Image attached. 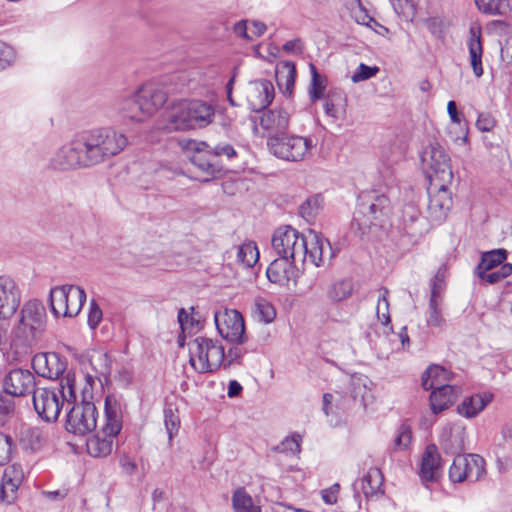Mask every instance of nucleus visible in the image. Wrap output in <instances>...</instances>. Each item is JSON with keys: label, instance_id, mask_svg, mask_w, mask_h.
Returning <instances> with one entry per match:
<instances>
[{"label": "nucleus", "instance_id": "1", "mask_svg": "<svg viewBox=\"0 0 512 512\" xmlns=\"http://www.w3.org/2000/svg\"><path fill=\"white\" fill-rule=\"evenodd\" d=\"M168 91L149 83L137 91L120 97L114 104L118 118L124 123H140L153 115L167 101Z\"/></svg>", "mask_w": 512, "mask_h": 512}, {"label": "nucleus", "instance_id": "2", "mask_svg": "<svg viewBox=\"0 0 512 512\" xmlns=\"http://www.w3.org/2000/svg\"><path fill=\"white\" fill-rule=\"evenodd\" d=\"M32 401L39 417L47 422L56 421L64 404L69 406L76 401L74 372L68 371L59 387H38L34 390Z\"/></svg>", "mask_w": 512, "mask_h": 512}, {"label": "nucleus", "instance_id": "3", "mask_svg": "<svg viewBox=\"0 0 512 512\" xmlns=\"http://www.w3.org/2000/svg\"><path fill=\"white\" fill-rule=\"evenodd\" d=\"M80 138L90 167L118 155L128 144L125 134L110 127L83 132Z\"/></svg>", "mask_w": 512, "mask_h": 512}, {"label": "nucleus", "instance_id": "4", "mask_svg": "<svg viewBox=\"0 0 512 512\" xmlns=\"http://www.w3.org/2000/svg\"><path fill=\"white\" fill-rule=\"evenodd\" d=\"M122 429L121 407L115 397L105 399V423L100 431L86 442L87 452L93 457H106L111 454L114 442Z\"/></svg>", "mask_w": 512, "mask_h": 512}, {"label": "nucleus", "instance_id": "5", "mask_svg": "<svg viewBox=\"0 0 512 512\" xmlns=\"http://www.w3.org/2000/svg\"><path fill=\"white\" fill-rule=\"evenodd\" d=\"M390 202L385 195H377L371 201L360 199L351 226L361 236H370L389 221Z\"/></svg>", "mask_w": 512, "mask_h": 512}, {"label": "nucleus", "instance_id": "6", "mask_svg": "<svg viewBox=\"0 0 512 512\" xmlns=\"http://www.w3.org/2000/svg\"><path fill=\"white\" fill-rule=\"evenodd\" d=\"M46 310L36 299L24 303L20 310V319L14 330V338L21 345H33L45 330Z\"/></svg>", "mask_w": 512, "mask_h": 512}, {"label": "nucleus", "instance_id": "7", "mask_svg": "<svg viewBox=\"0 0 512 512\" xmlns=\"http://www.w3.org/2000/svg\"><path fill=\"white\" fill-rule=\"evenodd\" d=\"M189 363L199 373L217 371L225 360L224 347L217 341L197 337L188 343Z\"/></svg>", "mask_w": 512, "mask_h": 512}, {"label": "nucleus", "instance_id": "8", "mask_svg": "<svg viewBox=\"0 0 512 512\" xmlns=\"http://www.w3.org/2000/svg\"><path fill=\"white\" fill-rule=\"evenodd\" d=\"M271 242L273 250L279 257L291 262L305 263L307 259L305 235L292 226L277 228Z\"/></svg>", "mask_w": 512, "mask_h": 512}, {"label": "nucleus", "instance_id": "9", "mask_svg": "<svg viewBox=\"0 0 512 512\" xmlns=\"http://www.w3.org/2000/svg\"><path fill=\"white\" fill-rule=\"evenodd\" d=\"M267 146L271 154L288 162L305 160L314 147L311 138L298 135H274L268 137Z\"/></svg>", "mask_w": 512, "mask_h": 512}, {"label": "nucleus", "instance_id": "10", "mask_svg": "<svg viewBox=\"0 0 512 512\" xmlns=\"http://www.w3.org/2000/svg\"><path fill=\"white\" fill-rule=\"evenodd\" d=\"M85 301L86 293L80 286L62 285L50 290V308L56 317H74L78 315Z\"/></svg>", "mask_w": 512, "mask_h": 512}, {"label": "nucleus", "instance_id": "11", "mask_svg": "<svg viewBox=\"0 0 512 512\" xmlns=\"http://www.w3.org/2000/svg\"><path fill=\"white\" fill-rule=\"evenodd\" d=\"M49 166L55 171H70L90 167L80 135L61 146L51 157Z\"/></svg>", "mask_w": 512, "mask_h": 512}, {"label": "nucleus", "instance_id": "12", "mask_svg": "<svg viewBox=\"0 0 512 512\" xmlns=\"http://www.w3.org/2000/svg\"><path fill=\"white\" fill-rule=\"evenodd\" d=\"M428 178L439 182L450 183L453 178L450 157L439 143H431L421 156Z\"/></svg>", "mask_w": 512, "mask_h": 512}, {"label": "nucleus", "instance_id": "13", "mask_svg": "<svg viewBox=\"0 0 512 512\" xmlns=\"http://www.w3.org/2000/svg\"><path fill=\"white\" fill-rule=\"evenodd\" d=\"M485 460L478 454L454 456L449 469V478L454 483L476 482L485 474Z\"/></svg>", "mask_w": 512, "mask_h": 512}, {"label": "nucleus", "instance_id": "14", "mask_svg": "<svg viewBox=\"0 0 512 512\" xmlns=\"http://www.w3.org/2000/svg\"><path fill=\"white\" fill-rule=\"evenodd\" d=\"M97 409L92 402L74 403L66 417V430L84 436L96 429Z\"/></svg>", "mask_w": 512, "mask_h": 512}, {"label": "nucleus", "instance_id": "15", "mask_svg": "<svg viewBox=\"0 0 512 512\" xmlns=\"http://www.w3.org/2000/svg\"><path fill=\"white\" fill-rule=\"evenodd\" d=\"M214 321L222 338L233 343L240 344L244 342L245 325L240 312L234 309L216 312Z\"/></svg>", "mask_w": 512, "mask_h": 512}, {"label": "nucleus", "instance_id": "16", "mask_svg": "<svg viewBox=\"0 0 512 512\" xmlns=\"http://www.w3.org/2000/svg\"><path fill=\"white\" fill-rule=\"evenodd\" d=\"M208 148H210L208 143L196 140H189L186 145L187 152H192L191 163L204 175L202 180L205 182L221 172L220 165L214 160Z\"/></svg>", "mask_w": 512, "mask_h": 512}, {"label": "nucleus", "instance_id": "17", "mask_svg": "<svg viewBox=\"0 0 512 512\" xmlns=\"http://www.w3.org/2000/svg\"><path fill=\"white\" fill-rule=\"evenodd\" d=\"M32 367L35 373L43 378L58 379L65 376L67 359L56 352H41L32 358Z\"/></svg>", "mask_w": 512, "mask_h": 512}, {"label": "nucleus", "instance_id": "18", "mask_svg": "<svg viewBox=\"0 0 512 512\" xmlns=\"http://www.w3.org/2000/svg\"><path fill=\"white\" fill-rule=\"evenodd\" d=\"M21 303V290L9 276H0V320L10 319Z\"/></svg>", "mask_w": 512, "mask_h": 512}, {"label": "nucleus", "instance_id": "19", "mask_svg": "<svg viewBox=\"0 0 512 512\" xmlns=\"http://www.w3.org/2000/svg\"><path fill=\"white\" fill-rule=\"evenodd\" d=\"M4 392L15 397H22L36 390V377L26 369H12L3 380Z\"/></svg>", "mask_w": 512, "mask_h": 512}, {"label": "nucleus", "instance_id": "20", "mask_svg": "<svg viewBox=\"0 0 512 512\" xmlns=\"http://www.w3.org/2000/svg\"><path fill=\"white\" fill-rule=\"evenodd\" d=\"M466 427L462 422L445 425L440 434V447L445 454L452 456L465 450Z\"/></svg>", "mask_w": 512, "mask_h": 512}, {"label": "nucleus", "instance_id": "21", "mask_svg": "<svg viewBox=\"0 0 512 512\" xmlns=\"http://www.w3.org/2000/svg\"><path fill=\"white\" fill-rule=\"evenodd\" d=\"M248 105L253 111L264 110L274 98V87L268 80H255L245 89Z\"/></svg>", "mask_w": 512, "mask_h": 512}, {"label": "nucleus", "instance_id": "22", "mask_svg": "<svg viewBox=\"0 0 512 512\" xmlns=\"http://www.w3.org/2000/svg\"><path fill=\"white\" fill-rule=\"evenodd\" d=\"M24 480V470L21 465L8 466L3 473L0 484V500L5 504L13 503L17 498V492Z\"/></svg>", "mask_w": 512, "mask_h": 512}, {"label": "nucleus", "instance_id": "23", "mask_svg": "<svg viewBox=\"0 0 512 512\" xmlns=\"http://www.w3.org/2000/svg\"><path fill=\"white\" fill-rule=\"evenodd\" d=\"M305 242L307 258H309L315 266L324 264L326 257H328V260L333 258L334 254L332 253L329 241L319 233L310 230L308 234L305 235Z\"/></svg>", "mask_w": 512, "mask_h": 512}, {"label": "nucleus", "instance_id": "24", "mask_svg": "<svg viewBox=\"0 0 512 512\" xmlns=\"http://www.w3.org/2000/svg\"><path fill=\"white\" fill-rule=\"evenodd\" d=\"M448 183L440 182L436 192H429L428 213L432 221L442 222L452 205V197L447 189Z\"/></svg>", "mask_w": 512, "mask_h": 512}, {"label": "nucleus", "instance_id": "25", "mask_svg": "<svg viewBox=\"0 0 512 512\" xmlns=\"http://www.w3.org/2000/svg\"><path fill=\"white\" fill-rule=\"evenodd\" d=\"M441 457L436 445H428L422 455L419 476L424 484L436 481L441 474Z\"/></svg>", "mask_w": 512, "mask_h": 512}, {"label": "nucleus", "instance_id": "26", "mask_svg": "<svg viewBox=\"0 0 512 512\" xmlns=\"http://www.w3.org/2000/svg\"><path fill=\"white\" fill-rule=\"evenodd\" d=\"M165 122L164 128L168 132L194 129L185 101L171 107L166 114Z\"/></svg>", "mask_w": 512, "mask_h": 512}, {"label": "nucleus", "instance_id": "27", "mask_svg": "<svg viewBox=\"0 0 512 512\" xmlns=\"http://www.w3.org/2000/svg\"><path fill=\"white\" fill-rule=\"evenodd\" d=\"M260 126L267 131L268 137L282 135L289 126V114L283 109L265 111L260 117Z\"/></svg>", "mask_w": 512, "mask_h": 512}, {"label": "nucleus", "instance_id": "28", "mask_svg": "<svg viewBox=\"0 0 512 512\" xmlns=\"http://www.w3.org/2000/svg\"><path fill=\"white\" fill-rule=\"evenodd\" d=\"M403 232L416 241L425 231V221L419 210L412 204L406 205L402 214Z\"/></svg>", "mask_w": 512, "mask_h": 512}, {"label": "nucleus", "instance_id": "29", "mask_svg": "<svg viewBox=\"0 0 512 512\" xmlns=\"http://www.w3.org/2000/svg\"><path fill=\"white\" fill-rule=\"evenodd\" d=\"M194 129L209 125L214 118V108L200 100L185 101Z\"/></svg>", "mask_w": 512, "mask_h": 512}, {"label": "nucleus", "instance_id": "30", "mask_svg": "<svg viewBox=\"0 0 512 512\" xmlns=\"http://www.w3.org/2000/svg\"><path fill=\"white\" fill-rule=\"evenodd\" d=\"M459 389L452 385L436 387L430 395V406L434 414L449 408L457 399Z\"/></svg>", "mask_w": 512, "mask_h": 512}, {"label": "nucleus", "instance_id": "31", "mask_svg": "<svg viewBox=\"0 0 512 512\" xmlns=\"http://www.w3.org/2000/svg\"><path fill=\"white\" fill-rule=\"evenodd\" d=\"M490 393L474 394L465 398L457 407V412L466 418H474L492 401Z\"/></svg>", "mask_w": 512, "mask_h": 512}, {"label": "nucleus", "instance_id": "32", "mask_svg": "<svg viewBox=\"0 0 512 512\" xmlns=\"http://www.w3.org/2000/svg\"><path fill=\"white\" fill-rule=\"evenodd\" d=\"M468 48L470 55V63L476 77L483 74L482 68V43H481V29L480 27H471L469 30Z\"/></svg>", "mask_w": 512, "mask_h": 512}, {"label": "nucleus", "instance_id": "33", "mask_svg": "<svg viewBox=\"0 0 512 512\" xmlns=\"http://www.w3.org/2000/svg\"><path fill=\"white\" fill-rule=\"evenodd\" d=\"M275 77L276 82L279 89L283 94L290 96L292 94L295 77H296V68L295 64L292 61H281L276 65L275 69Z\"/></svg>", "mask_w": 512, "mask_h": 512}, {"label": "nucleus", "instance_id": "34", "mask_svg": "<svg viewBox=\"0 0 512 512\" xmlns=\"http://www.w3.org/2000/svg\"><path fill=\"white\" fill-rule=\"evenodd\" d=\"M298 262H291L283 258L275 259L267 268L266 275L270 282L285 285L290 280L293 267Z\"/></svg>", "mask_w": 512, "mask_h": 512}, {"label": "nucleus", "instance_id": "35", "mask_svg": "<svg viewBox=\"0 0 512 512\" xmlns=\"http://www.w3.org/2000/svg\"><path fill=\"white\" fill-rule=\"evenodd\" d=\"M451 373L445 368L432 365L427 368L422 376V386L425 390H434L436 387L449 385Z\"/></svg>", "mask_w": 512, "mask_h": 512}, {"label": "nucleus", "instance_id": "36", "mask_svg": "<svg viewBox=\"0 0 512 512\" xmlns=\"http://www.w3.org/2000/svg\"><path fill=\"white\" fill-rule=\"evenodd\" d=\"M475 3L487 15H506L512 11V0H475Z\"/></svg>", "mask_w": 512, "mask_h": 512}, {"label": "nucleus", "instance_id": "37", "mask_svg": "<svg viewBox=\"0 0 512 512\" xmlns=\"http://www.w3.org/2000/svg\"><path fill=\"white\" fill-rule=\"evenodd\" d=\"M507 251L505 249H494L482 253L481 261L476 267V271L493 270L499 265H503L507 258Z\"/></svg>", "mask_w": 512, "mask_h": 512}, {"label": "nucleus", "instance_id": "38", "mask_svg": "<svg viewBox=\"0 0 512 512\" xmlns=\"http://www.w3.org/2000/svg\"><path fill=\"white\" fill-rule=\"evenodd\" d=\"M309 68L311 72L309 97L311 102H316L317 100L323 98L324 96V92L326 89V78L318 72L314 64L310 63Z\"/></svg>", "mask_w": 512, "mask_h": 512}, {"label": "nucleus", "instance_id": "39", "mask_svg": "<svg viewBox=\"0 0 512 512\" xmlns=\"http://www.w3.org/2000/svg\"><path fill=\"white\" fill-rule=\"evenodd\" d=\"M253 313L258 321L271 323L276 317L274 306L265 298L257 297L253 304Z\"/></svg>", "mask_w": 512, "mask_h": 512}, {"label": "nucleus", "instance_id": "40", "mask_svg": "<svg viewBox=\"0 0 512 512\" xmlns=\"http://www.w3.org/2000/svg\"><path fill=\"white\" fill-rule=\"evenodd\" d=\"M90 365L97 375L107 379L112 370V358L108 353L98 351L91 355Z\"/></svg>", "mask_w": 512, "mask_h": 512}, {"label": "nucleus", "instance_id": "41", "mask_svg": "<svg viewBox=\"0 0 512 512\" xmlns=\"http://www.w3.org/2000/svg\"><path fill=\"white\" fill-rule=\"evenodd\" d=\"M383 484V476L378 468H371L362 479L363 493L368 496L376 494Z\"/></svg>", "mask_w": 512, "mask_h": 512}, {"label": "nucleus", "instance_id": "42", "mask_svg": "<svg viewBox=\"0 0 512 512\" xmlns=\"http://www.w3.org/2000/svg\"><path fill=\"white\" fill-rule=\"evenodd\" d=\"M259 259V251L254 242H247L238 247L237 261L246 268L252 267Z\"/></svg>", "mask_w": 512, "mask_h": 512}, {"label": "nucleus", "instance_id": "43", "mask_svg": "<svg viewBox=\"0 0 512 512\" xmlns=\"http://www.w3.org/2000/svg\"><path fill=\"white\" fill-rule=\"evenodd\" d=\"M232 502L236 512H261L260 507L253 504L251 496L243 488L234 492Z\"/></svg>", "mask_w": 512, "mask_h": 512}, {"label": "nucleus", "instance_id": "44", "mask_svg": "<svg viewBox=\"0 0 512 512\" xmlns=\"http://www.w3.org/2000/svg\"><path fill=\"white\" fill-rule=\"evenodd\" d=\"M389 290L386 287H381L379 289L378 295V303L376 307V314L378 320L384 325L389 326V330L392 331L393 328L391 324V318L389 313Z\"/></svg>", "mask_w": 512, "mask_h": 512}, {"label": "nucleus", "instance_id": "45", "mask_svg": "<svg viewBox=\"0 0 512 512\" xmlns=\"http://www.w3.org/2000/svg\"><path fill=\"white\" fill-rule=\"evenodd\" d=\"M323 207V197L320 194L309 197L301 204L300 215L308 222L312 221Z\"/></svg>", "mask_w": 512, "mask_h": 512}, {"label": "nucleus", "instance_id": "46", "mask_svg": "<svg viewBox=\"0 0 512 512\" xmlns=\"http://www.w3.org/2000/svg\"><path fill=\"white\" fill-rule=\"evenodd\" d=\"M475 273L481 280H483L489 284H495L512 274V264L504 263L500 267V269L497 271H492V270L476 271L475 270Z\"/></svg>", "mask_w": 512, "mask_h": 512}, {"label": "nucleus", "instance_id": "47", "mask_svg": "<svg viewBox=\"0 0 512 512\" xmlns=\"http://www.w3.org/2000/svg\"><path fill=\"white\" fill-rule=\"evenodd\" d=\"M353 290L350 280H339L331 284L327 291L329 299L338 302L348 298Z\"/></svg>", "mask_w": 512, "mask_h": 512}, {"label": "nucleus", "instance_id": "48", "mask_svg": "<svg viewBox=\"0 0 512 512\" xmlns=\"http://www.w3.org/2000/svg\"><path fill=\"white\" fill-rule=\"evenodd\" d=\"M164 424L168 434L169 443L172 442L174 435L178 433L180 427V418L177 409L172 405H166L164 408Z\"/></svg>", "mask_w": 512, "mask_h": 512}, {"label": "nucleus", "instance_id": "49", "mask_svg": "<svg viewBox=\"0 0 512 512\" xmlns=\"http://www.w3.org/2000/svg\"><path fill=\"white\" fill-rule=\"evenodd\" d=\"M369 382H370L369 379L365 376L353 375L351 377V382H350L351 396L355 400L359 399L361 402L364 403L366 401V397L368 396V393L370 391V389L368 387Z\"/></svg>", "mask_w": 512, "mask_h": 512}, {"label": "nucleus", "instance_id": "50", "mask_svg": "<svg viewBox=\"0 0 512 512\" xmlns=\"http://www.w3.org/2000/svg\"><path fill=\"white\" fill-rule=\"evenodd\" d=\"M302 438L299 434H293L286 437L279 445L273 449L281 453L298 454L301 450Z\"/></svg>", "mask_w": 512, "mask_h": 512}, {"label": "nucleus", "instance_id": "51", "mask_svg": "<svg viewBox=\"0 0 512 512\" xmlns=\"http://www.w3.org/2000/svg\"><path fill=\"white\" fill-rule=\"evenodd\" d=\"M441 300L430 299L429 300V317L427 323L430 326L440 327L444 324L445 320L442 317L440 309Z\"/></svg>", "mask_w": 512, "mask_h": 512}, {"label": "nucleus", "instance_id": "52", "mask_svg": "<svg viewBox=\"0 0 512 512\" xmlns=\"http://www.w3.org/2000/svg\"><path fill=\"white\" fill-rule=\"evenodd\" d=\"M13 395L4 392L0 394V422L5 423L7 418L13 414L15 409V401Z\"/></svg>", "mask_w": 512, "mask_h": 512}, {"label": "nucleus", "instance_id": "53", "mask_svg": "<svg viewBox=\"0 0 512 512\" xmlns=\"http://www.w3.org/2000/svg\"><path fill=\"white\" fill-rule=\"evenodd\" d=\"M12 453V438L0 432V466L7 464L11 460Z\"/></svg>", "mask_w": 512, "mask_h": 512}, {"label": "nucleus", "instance_id": "54", "mask_svg": "<svg viewBox=\"0 0 512 512\" xmlns=\"http://www.w3.org/2000/svg\"><path fill=\"white\" fill-rule=\"evenodd\" d=\"M208 150L211 151V155L215 161H216V158H219V157L225 156L228 159H230V158H233L236 156L235 149L229 143H219L215 146L210 145V148H208Z\"/></svg>", "mask_w": 512, "mask_h": 512}, {"label": "nucleus", "instance_id": "55", "mask_svg": "<svg viewBox=\"0 0 512 512\" xmlns=\"http://www.w3.org/2000/svg\"><path fill=\"white\" fill-rule=\"evenodd\" d=\"M379 71V68L374 66L370 67L363 63H361L357 69V71L352 75V81L354 83H358L367 79H370L371 77L375 76L377 72Z\"/></svg>", "mask_w": 512, "mask_h": 512}, {"label": "nucleus", "instance_id": "56", "mask_svg": "<svg viewBox=\"0 0 512 512\" xmlns=\"http://www.w3.org/2000/svg\"><path fill=\"white\" fill-rule=\"evenodd\" d=\"M15 57L14 49L10 45L0 42V70L10 66L14 62Z\"/></svg>", "mask_w": 512, "mask_h": 512}, {"label": "nucleus", "instance_id": "57", "mask_svg": "<svg viewBox=\"0 0 512 512\" xmlns=\"http://www.w3.org/2000/svg\"><path fill=\"white\" fill-rule=\"evenodd\" d=\"M444 289V275L440 271L436 273L431 281V295L430 299L441 300V292Z\"/></svg>", "mask_w": 512, "mask_h": 512}, {"label": "nucleus", "instance_id": "58", "mask_svg": "<svg viewBox=\"0 0 512 512\" xmlns=\"http://www.w3.org/2000/svg\"><path fill=\"white\" fill-rule=\"evenodd\" d=\"M411 438L412 435L410 428L408 426L402 425L399 428L396 439L394 440V445L399 449H404L409 445Z\"/></svg>", "mask_w": 512, "mask_h": 512}, {"label": "nucleus", "instance_id": "59", "mask_svg": "<svg viewBox=\"0 0 512 512\" xmlns=\"http://www.w3.org/2000/svg\"><path fill=\"white\" fill-rule=\"evenodd\" d=\"M102 320V310L97 303L92 300L90 304V310L88 314V325L91 329H96L100 321Z\"/></svg>", "mask_w": 512, "mask_h": 512}, {"label": "nucleus", "instance_id": "60", "mask_svg": "<svg viewBox=\"0 0 512 512\" xmlns=\"http://www.w3.org/2000/svg\"><path fill=\"white\" fill-rule=\"evenodd\" d=\"M340 490L339 484H333L331 487L322 491V499L326 504L332 505L337 502L338 493Z\"/></svg>", "mask_w": 512, "mask_h": 512}, {"label": "nucleus", "instance_id": "61", "mask_svg": "<svg viewBox=\"0 0 512 512\" xmlns=\"http://www.w3.org/2000/svg\"><path fill=\"white\" fill-rule=\"evenodd\" d=\"M244 352L239 347H233L228 350V353L225 354V360L222 365L226 368L229 367L232 363L239 361Z\"/></svg>", "mask_w": 512, "mask_h": 512}, {"label": "nucleus", "instance_id": "62", "mask_svg": "<svg viewBox=\"0 0 512 512\" xmlns=\"http://www.w3.org/2000/svg\"><path fill=\"white\" fill-rule=\"evenodd\" d=\"M178 322L183 332L190 331V329L194 325L193 318L190 317V315L185 311L184 308H181L178 312Z\"/></svg>", "mask_w": 512, "mask_h": 512}, {"label": "nucleus", "instance_id": "63", "mask_svg": "<svg viewBox=\"0 0 512 512\" xmlns=\"http://www.w3.org/2000/svg\"><path fill=\"white\" fill-rule=\"evenodd\" d=\"M476 125L481 131H490L494 126L493 119L487 114H480Z\"/></svg>", "mask_w": 512, "mask_h": 512}, {"label": "nucleus", "instance_id": "64", "mask_svg": "<svg viewBox=\"0 0 512 512\" xmlns=\"http://www.w3.org/2000/svg\"><path fill=\"white\" fill-rule=\"evenodd\" d=\"M233 32L246 40H251L252 36L247 33V21L241 20L237 22L233 27Z\"/></svg>", "mask_w": 512, "mask_h": 512}]
</instances>
